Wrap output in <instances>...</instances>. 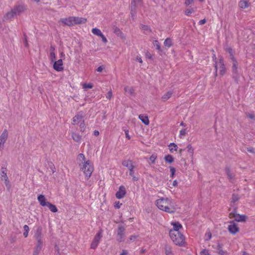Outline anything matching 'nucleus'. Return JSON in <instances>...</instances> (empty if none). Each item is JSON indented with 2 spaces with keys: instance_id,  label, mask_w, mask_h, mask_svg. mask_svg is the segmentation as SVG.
Returning a JSON list of instances; mask_svg holds the SVG:
<instances>
[{
  "instance_id": "nucleus-18",
  "label": "nucleus",
  "mask_w": 255,
  "mask_h": 255,
  "mask_svg": "<svg viewBox=\"0 0 255 255\" xmlns=\"http://www.w3.org/2000/svg\"><path fill=\"white\" fill-rule=\"evenodd\" d=\"M17 17L15 15V13L14 12L13 10L11 9L9 12H7L3 17V20H11L12 19Z\"/></svg>"
},
{
  "instance_id": "nucleus-10",
  "label": "nucleus",
  "mask_w": 255,
  "mask_h": 255,
  "mask_svg": "<svg viewBox=\"0 0 255 255\" xmlns=\"http://www.w3.org/2000/svg\"><path fill=\"white\" fill-rule=\"evenodd\" d=\"M122 165L129 170V174L130 176H133L134 174L133 169L134 168V165L132 164V161L130 160H125L122 162Z\"/></svg>"
},
{
  "instance_id": "nucleus-31",
  "label": "nucleus",
  "mask_w": 255,
  "mask_h": 255,
  "mask_svg": "<svg viewBox=\"0 0 255 255\" xmlns=\"http://www.w3.org/2000/svg\"><path fill=\"white\" fill-rule=\"evenodd\" d=\"M165 161L169 163H171L174 161V158L172 155L168 154L164 157Z\"/></svg>"
},
{
  "instance_id": "nucleus-23",
  "label": "nucleus",
  "mask_w": 255,
  "mask_h": 255,
  "mask_svg": "<svg viewBox=\"0 0 255 255\" xmlns=\"http://www.w3.org/2000/svg\"><path fill=\"white\" fill-rule=\"evenodd\" d=\"M173 94V91H169L167 92H166L165 94H164L161 99L162 101L165 102L167 100H168L172 95Z\"/></svg>"
},
{
  "instance_id": "nucleus-53",
  "label": "nucleus",
  "mask_w": 255,
  "mask_h": 255,
  "mask_svg": "<svg viewBox=\"0 0 255 255\" xmlns=\"http://www.w3.org/2000/svg\"><path fill=\"white\" fill-rule=\"evenodd\" d=\"M124 130L125 131L126 138H128V139H130V136L128 134V132H129L128 130L127 129H124Z\"/></svg>"
},
{
  "instance_id": "nucleus-28",
  "label": "nucleus",
  "mask_w": 255,
  "mask_h": 255,
  "mask_svg": "<svg viewBox=\"0 0 255 255\" xmlns=\"http://www.w3.org/2000/svg\"><path fill=\"white\" fill-rule=\"evenodd\" d=\"M114 32L116 35H117L118 36H120L122 38L125 37L123 33L122 32V31L120 30V29L119 28H118V27H114Z\"/></svg>"
},
{
  "instance_id": "nucleus-17",
  "label": "nucleus",
  "mask_w": 255,
  "mask_h": 255,
  "mask_svg": "<svg viewBox=\"0 0 255 255\" xmlns=\"http://www.w3.org/2000/svg\"><path fill=\"white\" fill-rule=\"evenodd\" d=\"M126 194V188L125 186L122 185L120 186L119 190L116 193V197L118 199H122L125 197Z\"/></svg>"
},
{
  "instance_id": "nucleus-50",
  "label": "nucleus",
  "mask_w": 255,
  "mask_h": 255,
  "mask_svg": "<svg viewBox=\"0 0 255 255\" xmlns=\"http://www.w3.org/2000/svg\"><path fill=\"white\" fill-rule=\"evenodd\" d=\"M78 158L79 160H81L82 161H85V157L83 154L80 153L78 155Z\"/></svg>"
},
{
  "instance_id": "nucleus-26",
  "label": "nucleus",
  "mask_w": 255,
  "mask_h": 255,
  "mask_svg": "<svg viewBox=\"0 0 255 255\" xmlns=\"http://www.w3.org/2000/svg\"><path fill=\"white\" fill-rule=\"evenodd\" d=\"M46 206H47L49 208V209L53 213L57 212L58 211L56 206L50 203V202H47V204Z\"/></svg>"
},
{
  "instance_id": "nucleus-55",
  "label": "nucleus",
  "mask_w": 255,
  "mask_h": 255,
  "mask_svg": "<svg viewBox=\"0 0 255 255\" xmlns=\"http://www.w3.org/2000/svg\"><path fill=\"white\" fill-rule=\"evenodd\" d=\"M102 39V41L104 43H106L108 42V40L106 38V37L103 34L101 35V36H100Z\"/></svg>"
},
{
  "instance_id": "nucleus-37",
  "label": "nucleus",
  "mask_w": 255,
  "mask_h": 255,
  "mask_svg": "<svg viewBox=\"0 0 255 255\" xmlns=\"http://www.w3.org/2000/svg\"><path fill=\"white\" fill-rule=\"evenodd\" d=\"M239 197L238 195L233 194L231 198V203H235L237 201H238L239 200Z\"/></svg>"
},
{
  "instance_id": "nucleus-2",
  "label": "nucleus",
  "mask_w": 255,
  "mask_h": 255,
  "mask_svg": "<svg viewBox=\"0 0 255 255\" xmlns=\"http://www.w3.org/2000/svg\"><path fill=\"white\" fill-rule=\"evenodd\" d=\"M169 236L173 243L179 246H182L185 242L184 236L179 232L176 231H170Z\"/></svg>"
},
{
  "instance_id": "nucleus-33",
  "label": "nucleus",
  "mask_w": 255,
  "mask_h": 255,
  "mask_svg": "<svg viewBox=\"0 0 255 255\" xmlns=\"http://www.w3.org/2000/svg\"><path fill=\"white\" fill-rule=\"evenodd\" d=\"M124 90L127 93L130 95H132L134 93V89L132 87H126Z\"/></svg>"
},
{
  "instance_id": "nucleus-4",
  "label": "nucleus",
  "mask_w": 255,
  "mask_h": 255,
  "mask_svg": "<svg viewBox=\"0 0 255 255\" xmlns=\"http://www.w3.org/2000/svg\"><path fill=\"white\" fill-rule=\"evenodd\" d=\"M81 169L84 172L87 179H88L91 176L94 170L92 162L89 160L84 162L82 166L81 167Z\"/></svg>"
},
{
  "instance_id": "nucleus-42",
  "label": "nucleus",
  "mask_w": 255,
  "mask_h": 255,
  "mask_svg": "<svg viewBox=\"0 0 255 255\" xmlns=\"http://www.w3.org/2000/svg\"><path fill=\"white\" fill-rule=\"evenodd\" d=\"M141 0H132L131 2V5H132V7L133 8L134 6H136V5L139 4L141 2Z\"/></svg>"
},
{
  "instance_id": "nucleus-49",
  "label": "nucleus",
  "mask_w": 255,
  "mask_h": 255,
  "mask_svg": "<svg viewBox=\"0 0 255 255\" xmlns=\"http://www.w3.org/2000/svg\"><path fill=\"white\" fill-rule=\"evenodd\" d=\"M93 85L91 84L85 83L83 84V88L84 89H91L93 88Z\"/></svg>"
},
{
  "instance_id": "nucleus-21",
  "label": "nucleus",
  "mask_w": 255,
  "mask_h": 255,
  "mask_svg": "<svg viewBox=\"0 0 255 255\" xmlns=\"http://www.w3.org/2000/svg\"><path fill=\"white\" fill-rule=\"evenodd\" d=\"M225 171L228 179L231 182H233L235 180V174L232 172L229 167L225 168Z\"/></svg>"
},
{
  "instance_id": "nucleus-58",
  "label": "nucleus",
  "mask_w": 255,
  "mask_h": 255,
  "mask_svg": "<svg viewBox=\"0 0 255 255\" xmlns=\"http://www.w3.org/2000/svg\"><path fill=\"white\" fill-rule=\"evenodd\" d=\"M247 150L248 151L251 152V153H255L254 148L253 147H247Z\"/></svg>"
},
{
  "instance_id": "nucleus-61",
  "label": "nucleus",
  "mask_w": 255,
  "mask_h": 255,
  "mask_svg": "<svg viewBox=\"0 0 255 255\" xmlns=\"http://www.w3.org/2000/svg\"><path fill=\"white\" fill-rule=\"evenodd\" d=\"M128 252L127 250H123L122 253L120 254V255H128Z\"/></svg>"
},
{
  "instance_id": "nucleus-3",
  "label": "nucleus",
  "mask_w": 255,
  "mask_h": 255,
  "mask_svg": "<svg viewBox=\"0 0 255 255\" xmlns=\"http://www.w3.org/2000/svg\"><path fill=\"white\" fill-rule=\"evenodd\" d=\"M42 228L38 227L35 233V238L37 241V244L35 247V250L33 253V255H38L41 250L42 247Z\"/></svg>"
},
{
  "instance_id": "nucleus-59",
  "label": "nucleus",
  "mask_w": 255,
  "mask_h": 255,
  "mask_svg": "<svg viewBox=\"0 0 255 255\" xmlns=\"http://www.w3.org/2000/svg\"><path fill=\"white\" fill-rule=\"evenodd\" d=\"M206 22V20L205 19H203L202 20H200L199 21V25H203Z\"/></svg>"
},
{
  "instance_id": "nucleus-36",
  "label": "nucleus",
  "mask_w": 255,
  "mask_h": 255,
  "mask_svg": "<svg viewBox=\"0 0 255 255\" xmlns=\"http://www.w3.org/2000/svg\"><path fill=\"white\" fill-rule=\"evenodd\" d=\"M195 11V10L193 7H189L185 11V14L186 15H190L192 13H193Z\"/></svg>"
},
{
  "instance_id": "nucleus-46",
  "label": "nucleus",
  "mask_w": 255,
  "mask_h": 255,
  "mask_svg": "<svg viewBox=\"0 0 255 255\" xmlns=\"http://www.w3.org/2000/svg\"><path fill=\"white\" fill-rule=\"evenodd\" d=\"M187 151L189 153H190L191 154L193 153L194 148H193V147L192 146V145L190 144H189L187 145Z\"/></svg>"
},
{
  "instance_id": "nucleus-48",
  "label": "nucleus",
  "mask_w": 255,
  "mask_h": 255,
  "mask_svg": "<svg viewBox=\"0 0 255 255\" xmlns=\"http://www.w3.org/2000/svg\"><path fill=\"white\" fill-rule=\"evenodd\" d=\"M140 28L142 30H144V31H150V29L149 27L148 26L145 25H141Z\"/></svg>"
},
{
  "instance_id": "nucleus-14",
  "label": "nucleus",
  "mask_w": 255,
  "mask_h": 255,
  "mask_svg": "<svg viewBox=\"0 0 255 255\" xmlns=\"http://www.w3.org/2000/svg\"><path fill=\"white\" fill-rule=\"evenodd\" d=\"M231 224L228 227V231L229 232L233 235L236 234L239 232V228L237 227V225L234 223V221H230Z\"/></svg>"
},
{
  "instance_id": "nucleus-35",
  "label": "nucleus",
  "mask_w": 255,
  "mask_h": 255,
  "mask_svg": "<svg viewBox=\"0 0 255 255\" xmlns=\"http://www.w3.org/2000/svg\"><path fill=\"white\" fill-rule=\"evenodd\" d=\"M92 32L94 34L97 35L98 36H101V35L103 34L101 31L99 29L97 28H93L92 30Z\"/></svg>"
},
{
  "instance_id": "nucleus-62",
  "label": "nucleus",
  "mask_w": 255,
  "mask_h": 255,
  "mask_svg": "<svg viewBox=\"0 0 255 255\" xmlns=\"http://www.w3.org/2000/svg\"><path fill=\"white\" fill-rule=\"evenodd\" d=\"M136 59L139 63H142V59H141L140 57L137 56Z\"/></svg>"
},
{
  "instance_id": "nucleus-38",
  "label": "nucleus",
  "mask_w": 255,
  "mask_h": 255,
  "mask_svg": "<svg viewBox=\"0 0 255 255\" xmlns=\"http://www.w3.org/2000/svg\"><path fill=\"white\" fill-rule=\"evenodd\" d=\"M23 230H24L23 236H24V237L26 238L28 236V232H29V230L28 226L27 225H24L23 226Z\"/></svg>"
},
{
  "instance_id": "nucleus-5",
  "label": "nucleus",
  "mask_w": 255,
  "mask_h": 255,
  "mask_svg": "<svg viewBox=\"0 0 255 255\" xmlns=\"http://www.w3.org/2000/svg\"><path fill=\"white\" fill-rule=\"evenodd\" d=\"M231 61L233 64L232 68L233 78L236 82H238L240 77L238 70V62L236 59L232 60Z\"/></svg>"
},
{
  "instance_id": "nucleus-8",
  "label": "nucleus",
  "mask_w": 255,
  "mask_h": 255,
  "mask_svg": "<svg viewBox=\"0 0 255 255\" xmlns=\"http://www.w3.org/2000/svg\"><path fill=\"white\" fill-rule=\"evenodd\" d=\"M125 228L122 226L118 227L117 231V240L119 242H122L125 241Z\"/></svg>"
},
{
  "instance_id": "nucleus-19",
  "label": "nucleus",
  "mask_w": 255,
  "mask_h": 255,
  "mask_svg": "<svg viewBox=\"0 0 255 255\" xmlns=\"http://www.w3.org/2000/svg\"><path fill=\"white\" fill-rule=\"evenodd\" d=\"M87 19L85 18L73 16V25L74 24H79L85 23Z\"/></svg>"
},
{
  "instance_id": "nucleus-39",
  "label": "nucleus",
  "mask_w": 255,
  "mask_h": 255,
  "mask_svg": "<svg viewBox=\"0 0 255 255\" xmlns=\"http://www.w3.org/2000/svg\"><path fill=\"white\" fill-rule=\"evenodd\" d=\"M186 133H187V130H186V128L182 129L180 131L179 135V137L180 138H183V137L184 136V135L186 134Z\"/></svg>"
},
{
  "instance_id": "nucleus-24",
  "label": "nucleus",
  "mask_w": 255,
  "mask_h": 255,
  "mask_svg": "<svg viewBox=\"0 0 255 255\" xmlns=\"http://www.w3.org/2000/svg\"><path fill=\"white\" fill-rule=\"evenodd\" d=\"M250 5V3H249L247 0H241L239 3V6L241 8H248Z\"/></svg>"
},
{
  "instance_id": "nucleus-6",
  "label": "nucleus",
  "mask_w": 255,
  "mask_h": 255,
  "mask_svg": "<svg viewBox=\"0 0 255 255\" xmlns=\"http://www.w3.org/2000/svg\"><path fill=\"white\" fill-rule=\"evenodd\" d=\"M220 69V73L221 75H224L226 73V68L224 63V60L222 57L219 58L218 61H215V68L217 70L218 68Z\"/></svg>"
},
{
  "instance_id": "nucleus-13",
  "label": "nucleus",
  "mask_w": 255,
  "mask_h": 255,
  "mask_svg": "<svg viewBox=\"0 0 255 255\" xmlns=\"http://www.w3.org/2000/svg\"><path fill=\"white\" fill-rule=\"evenodd\" d=\"M8 137V131L7 129L3 130L0 135V149L3 148V145Z\"/></svg>"
},
{
  "instance_id": "nucleus-7",
  "label": "nucleus",
  "mask_w": 255,
  "mask_h": 255,
  "mask_svg": "<svg viewBox=\"0 0 255 255\" xmlns=\"http://www.w3.org/2000/svg\"><path fill=\"white\" fill-rule=\"evenodd\" d=\"M102 238V231H99L94 238V239L91 244V248L95 249L98 246L100 240Z\"/></svg>"
},
{
  "instance_id": "nucleus-45",
  "label": "nucleus",
  "mask_w": 255,
  "mask_h": 255,
  "mask_svg": "<svg viewBox=\"0 0 255 255\" xmlns=\"http://www.w3.org/2000/svg\"><path fill=\"white\" fill-rule=\"evenodd\" d=\"M165 254L166 255H173L170 248L168 247L165 248Z\"/></svg>"
},
{
  "instance_id": "nucleus-32",
  "label": "nucleus",
  "mask_w": 255,
  "mask_h": 255,
  "mask_svg": "<svg viewBox=\"0 0 255 255\" xmlns=\"http://www.w3.org/2000/svg\"><path fill=\"white\" fill-rule=\"evenodd\" d=\"M164 45L165 46L168 48L171 47L172 45V42L171 39L169 38H167L164 42Z\"/></svg>"
},
{
  "instance_id": "nucleus-54",
  "label": "nucleus",
  "mask_w": 255,
  "mask_h": 255,
  "mask_svg": "<svg viewBox=\"0 0 255 255\" xmlns=\"http://www.w3.org/2000/svg\"><path fill=\"white\" fill-rule=\"evenodd\" d=\"M49 167H50V169L51 170L52 173H54L55 172V168L54 165L52 164V163H50L49 164Z\"/></svg>"
},
{
  "instance_id": "nucleus-60",
  "label": "nucleus",
  "mask_w": 255,
  "mask_h": 255,
  "mask_svg": "<svg viewBox=\"0 0 255 255\" xmlns=\"http://www.w3.org/2000/svg\"><path fill=\"white\" fill-rule=\"evenodd\" d=\"M103 67L102 66H99L97 69V71L99 72H101L103 70Z\"/></svg>"
},
{
  "instance_id": "nucleus-1",
  "label": "nucleus",
  "mask_w": 255,
  "mask_h": 255,
  "mask_svg": "<svg viewBox=\"0 0 255 255\" xmlns=\"http://www.w3.org/2000/svg\"><path fill=\"white\" fill-rule=\"evenodd\" d=\"M157 207L161 210L169 213L175 212L174 208L172 207L171 202L168 198H161L156 201Z\"/></svg>"
},
{
  "instance_id": "nucleus-63",
  "label": "nucleus",
  "mask_w": 255,
  "mask_h": 255,
  "mask_svg": "<svg viewBox=\"0 0 255 255\" xmlns=\"http://www.w3.org/2000/svg\"><path fill=\"white\" fill-rule=\"evenodd\" d=\"M55 51V47L51 45L50 48V52H54Z\"/></svg>"
},
{
  "instance_id": "nucleus-40",
  "label": "nucleus",
  "mask_w": 255,
  "mask_h": 255,
  "mask_svg": "<svg viewBox=\"0 0 255 255\" xmlns=\"http://www.w3.org/2000/svg\"><path fill=\"white\" fill-rule=\"evenodd\" d=\"M80 131L81 132H84L86 128V125L85 124L84 121H83L82 122H81L79 125Z\"/></svg>"
},
{
  "instance_id": "nucleus-56",
  "label": "nucleus",
  "mask_w": 255,
  "mask_h": 255,
  "mask_svg": "<svg viewBox=\"0 0 255 255\" xmlns=\"http://www.w3.org/2000/svg\"><path fill=\"white\" fill-rule=\"evenodd\" d=\"M194 2V0H186L185 1V4L189 5Z\"/></svg>"
},
{
  "instance_id": "nucleus-30",
  "label": "nucleus",
  "mask_w": 255,
  "mask_h": 255,
  "mask_svg": "<svg viewBox=\"0 0 255 255\" xmlns=\"http://www.w3.org/2000/svg\"><path fill=\"white\" fill-rule=\"evenodd\" d=\"M226 51L229 53V57L231 60L236 59L234 55V52L233 51V49L231 47L227 48Z\"/></svg>"
},
{
  "instance_id": "nucleus-51",
  "label": "nucleus",
  "mask_w": 255,
  "mask_h": 255,
  "mask_svg": "<svg viewBox=\"0 0 255 255\" xmlns=\"http://www.w3.org/2000/svg\"><path fill=\"white\" fill-rule=\"evenodd\" d=\"M156 159V156L152 154L151 156H150L149 159L152 162V163H154L155 160Z\"/></svg>"
},
{
  "instance_id": "nucleus-57",
  "label": "nucleus",
  "mask_w": 255,
  "mask_h": 255,
  "mask_svg": "<svg viewBox=\"0 0 255 255\" xmlns=\"http://www.w3.org/2000/svg\"><path fill=\"white\" fill-rule=\"evenodd\" d=\"M219 254L220 255H227V252L226 251H224L222 250H219Z\"/></svg>"
},
{
  "instance_id": "nucleus-9",
  "label": "nucleus",
  "mask_w": 255,
  "mask_h": 255,
  "mask_svg": "<svg viewBox=\"0 0 255 255\" xmlns=\"http://www.w3.org/2000/svg\"><path fill=\"white\" fill-rule=\"evenodd\" d=\"M237 209L235 208L234 211L229 214V218H234L235 220L237 222H243L246 220V216L245 215H241L236 213Z\"/></svg>"
},
{
  "instance_id": "nucleus-64",
  "label": "nucleus",
  "mask_w": 255,
  "mask_h": 255,
  "mask_svg": "<svg viewBox=\"0 0 255 255\" xmlns=\"http://www.w3.org/2000/svg\"><path fill=\"white\" fill-rule=\"evenodd\" d=\"M136 236H134V235H132L131 236H130L129 237V239L130 240L132 241V240H135V239L136 238Z\"/></svg>"
},
{
  "instance_id": "nucleus-25",
  "label": "nucleus",
  "mask_w": 255,
  "mask_h": 255,
  "mask_svg": "<svg viewBox=\"0 0 255 255\" xmlns=\"http://www.w3.org/2000/svg\"><path fill=\"white\" fill-rule=\"evenodd\" d=\"M72 137L73 139L77 142H80L81 140V136L78 133L72 132Z\"/></svg>"
},
{
  "instance_id": "nucleus-11",
  "label": "nucleus",
  "mask_w": 255,
  "mask_h": 255,
  "mask_svg": "<svg viewBox=\"0 0 255 255\" xmlns=\"http://www.w3.org/2000/svg\"><path fill=\"white\" fill-rule=\"evenodd\" d=\"M7 169L5 167H2L0 170V176L1 180H4L5 184L6 187H9V181L7 176Z\"/></svg>"
},
{
  "instance_id": "nucleus-27",
  "label": "nucleus",
  "mask_w": 255,
  "mask_h": 255,
  "mask_svg": "<svg viewBox=\"0 0 255 255\" xmlns=\"http://www.w3.org/2000/svg\"><path fill=\"white\" fill-rule=\"evenodd\" d=\"M171 224L173 226V230H171L170 231L179 232V229L182 228V225L179 222H172Z\"/></svg>"
},
{
  "instance_id": "nucleus-41",
  "label": "nucleus",
  "mask_w": 255,
  "mask_h": 255,
  "mask_svg": "<svg viewBox=\"0 0 255 255\" xmlns=\"http://www.w3.org/2000/svg\"><path fill=\"white\" fill-rule=\"evenodd\" d=\"M136 6H134V7L133 8L132 5H130V14L133 18L136 14Z\"/></svg>"
},
{
  "instance_id": "nucleus-47",
  "label": "nucleus",
  "mask_w": 255,
  "mask_h": 255,
  "mask_svg": "<svg viewBox=\"0 0 255 255\" xmlns=\"http://www.w3.org/2000/svg\"><path fill=\"white\" fill-rule=\"evenodd\" d=\"M169 169H170V172H171V178H173L174 177V175L175 174V171H176V170H175V168H174L173 167H172V166H170L169 167Z\"/></svg>"
},
{
  "instance_id": "nucleus-15",
  "label": "nucleus",
  "mask_w": 255,
  "mask_h": 255,
  "mask_svg": "<svg viewBox=\"0 0 255 255\" xmlns=\"http://www.w3.org/2000/svg\"><path fill=\"white\" fill-rule=\"evenodd\" d=\"M14 12L15 13V15L17 17L21 13L24 11L26 9V7L24 5L20 4L16 5L13 8H12Z\"/></svg>"
},
{
  "instance_id": "nucleus-52",
  "label": "nucleus",
  "mask_w": 255,
  "mask_h": 255,
  "mask_svg": "<svg viewBox=\"0 0 255 255\" xmlns=\"http://www.w3.org/2000/svg\"><path fill=\"white\" fill-rule=\"evenodd\" d=\"M113 96V93H112V92L111 90L109 91L107 95H106V98L108 99H111L112 98Z\"/></svg>"
},
{
  "instance_id": "nucleus-16",
  "label": "nucleus",
  "mask_w": 255,
  "mask_h": 255,
  "mask_svg": "<svg viewBox=\"0 0 255 255\" xmlns=\"http://www.w3.org/2000/svg\"><path fill=\"white\" fill-rule=\"evenodd\" d=\"M53 62V68L54 70L58 72H61L63 70L64 67L62 59H59L56 61H54Z\"/></svg>"
},
{
  "instance_id": "nucleus-29",
  "label": "nucleus",
  "mask_w": 255,
  "mask_h": 255,
  "mask_svg": "<svg viewBox=\"0 0 255 255\" xmlns=\"http://www.w3.org/2000/svg\"><path fill=\"white\" fill-rule=\"evenodd\" d=\"M139 119L145 125H148L149 124V122L148 118L147 116H145L143 115H140L139 116Z\"/></svg>"
},
{
  "instance_id": "nucleus-44",
  "label": "nucleus",
  "mask_w": 255,
  "mask_h": 255,
  "mask_svg": "<svg viewBox=\"0 0 255 255\" xmlns=\"http://www.w3.org/2000/svg\"><path fill=\"white\" fill-rule=\"evenodd\" d=\"M49 58L52 62H54L56 59V55L55 52H50Z\"/></svg>"
},
{
  "instance_id": "nucleus-12",
  "label": "nucleus",
  "mask_w": 255,
  "mask_h": 255,
  "mask_svg": "<svg viewBox=\"0 0 255 255\" xmlns=\"http://www.w3.org/2000/svg\"><path fill=\"white\" fill-rule=\"evenodd\" d=\"M84 117V114L82 112L78 113L73 118V125H78L82 122Z\"/></svg>"
},
{
  "instance_id": "nucleus-22",
  "label": "nucleus",
  "mask_w": 255,
  "mask_h": 255,
  "mask_svg": "<svg viewBox=\"0 0 255 255\" xmlns=\"http://www.w3.org/2000/svg\"><path fill=\"white\" fill-rule=\"evenodd\" d=\"M38 200L42 206H46L48 202L46 201L45 197L42 195L38 196Z\"/></svg>"
},
{
  "instance_id": "nucleus-34",
  "label": "nucleus",
  "mask_w": 255,
  "mask_h": 255,
  "mask_svg": "<svg viewBox=\"0 0 255 255\" xmlns=\"http://www.w3.org/2000/svg\"><path fill=\"white\" fill-rule=\"evenodd\" d=\"M169 150L171 152L177 151L178 148L177 145L173 142L170 143L169 145Z\"/></svg>"
},
{
  "instance_id": "nucleus-43",
  "label": "nucleus",
  "mask_w": 255,
  "mask_h": 255,
  "mask_svg": "<svg viewBox=\"0 0 255 255\" xmlns=\"http://www.w3.org/2000/svg\"><path fill=\"white\" fill-rule=\"evenodd\" d=\"M153 45L156 47V49L159 51H161L160 46L158 40H155L153 42Z\"/></svg>"
},
{
  "instance_id": "nucleus-20",
  "label": "nucleus",
  "mask_w": 255,
  "mask_h": 255,
  "mask_svg": "<svg viewBox=\"0 0 255 255\" xmlns=\"http://www.w3.org/2000/svg\"><path fill=\"white\" fill-rule=\"evenodd\" d=\"M60 21L65 25L68 26L73 25V16L60 19Z\"/></svg>"
}]
</instances>
